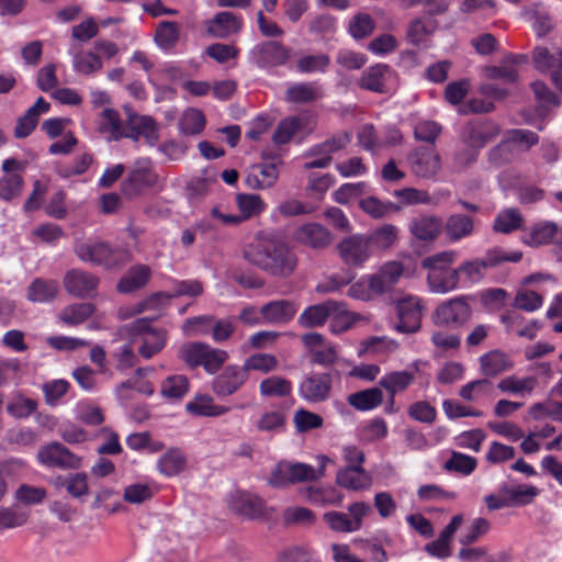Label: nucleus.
I'll return each mask as SVG.
<instances>
[{"instance_id":"21","label":"nucleus","mask_w":562,"mask_h":562,"mask_svg":"<svg viewBox=\"0 0 562 562\" xmlns=\"http://www.w3.org/2000/svg\"><path fill=\"white\" fill-rule=\"evenodd\" d=\"M206 32L215 38H227L238 33L243 27V20L239 15L222 11L205 22Z\"/></svg>"},{"instance_id":"59","label":"nucleus","mask_w":562,"mask_h":562,"mask_svg":"<svg viewBox=\"0 0 562 562\" xmlns=\"http://www.w3.org/2000/svg\"><path fill=\"white\" fill-rule=\"evenodd\" d=\"M522 217L517 209H507L497 214L493 228L497 233L509 234L520 227Z\"/></svg>"},{"instance_id":"54","label":"nucleus","mask_w":562,"mask_h":562,"mask_svg":"<svg viewBox=\"0 0 562 562\" xmlns=\"http://www.w3.org/2000/svg\"><path fill=\"white\" fill-rule=\"evenodd\" d=\"M189 391V380L187 376L177 374L170 375L161 383L160 393L169 401L182 398Z\"/></svg>"},{"instance_id":"35","label":"nucleus","mask_w":562,"mask_h":562,"mask_svg":"<svg viewBox=\"0 0 562 562\" xmlns=\"http://www.w3.org/2000/svg\"><path fill=\"white\" fill-rule=\"evenodd\" d=\"M333 300L325 301L306 307L297 318V324L303 328L323 326L330 316Z\"/></svg>"},{"instance_id":"43","label":"nucleus","mask_w":562,"mask_h":562,"mask_svg":"<svg viewBox=\"0 0 562 562\" xmlns=\"http://www.w3.org/2000/svg\"><path fill=\"white\" fill-rule=\"evenodd\" d=\"M366 235L372 250H387L397 240L398 228L393 224H383Z\"/></svg>"},{"instance_id":"4","label":"nucleus","mask_w":562,"mask_h":562,"mask_svg":"<svg viewBox=\"0 0 562 562\" xmlns=\"http://www.w3.org/2000/svg\"><path fill=\"white\" fill-rule=\"evenodd\" d=\"M289 58L290 49L277 41L258 43L247 53L248 63L263 70L283 66Z\"/></svg>"},{"instance_id":"9","label":"nucleus","mask_w":562,"mask_h":562,"mask_svg":"<svg viewBox=\"0 0 562 562\" xmlns=\"http://www.w3.org/2000/svg\"><path fill=\"white\" fill-rule=\"evenodd\" d=\"M131 330L133 334L144 335L138 352L145 359H150L166 346L167 331L162 328H154L148 318L136 319L132 324Z\"/></svg>"},{"instance_id":"61","label":"nucleus","mask_w":562,"mask_h":562,"mask_svg":"<svg viewBox=\"0 0 562 562\" xmlns=\"http://www.w3.org/2000/svg\"><path fill=\"white\" fill-rule=\"evenodd\" d=\"M241 367L245 369L246 374L249 371L269 373L278 368V359L270 353H255L248 357Z\"/></svg>"},{"instance_id":"13","label":"nucleus","mask_w":562,"mask_h":562,"mask_svg":"<svg viewBox=\"0 0 562 562\" xmlns=\"http://www.w3.org/2000/svg\"><path fill=\"white\" fill-rule=\"evenodd\" d=\"M331 386L330 373H312L303 378L297 392L308 403H322L329 398Z\"/></svg>"},{"instance_id":"49","label":"nucleus","mask_w":562,"mask_h":562,"mask_svg":"<svg viewBox=\"0 0 562 562\" xmlns=\"http://www.w3.org/2000/svg\"><path fill=\"white\" fill-rule=\"evenodd\" d=\"M57 292V281L35 279L29 286L27 299L32 302L45 303L55 299Z\"/></svg>"},{"instance_id":"19","label":"nucleus","mask_w":562,"mask_h":562,"mask_svg":"<svg viewBox=\"0 0 562 562\" xmlns=\"http://www.w3.org/2000/svg\"><path fill=\"white\" fill-rule=\"evenodd\" d=\"M499 133V126L492 121L471 122L465 125L462 138L467 146L480 150Z\"/></svg>"},{"instance_id":"18","label":"nucleus","mask_w":562,"mask_h":562,"mask_svg":"<svg viewBox=\"0 0 562 562\" xmlns=\"http://www.w3.org/2000/svg\"><path fill=\"white\" fill-rule=\"evenodd\" d=\"M99 278L92 272L71 269L64 278L66 291L77 297L91 296L98 289Z\"/></svg>"},{"instance_id":"30","label":"nucleus","mask_w":562,"mask_h":562,"mask_svg":"<svg viewBox=\"0 0 562 562\" xmlns=\"http://www.w3.org/2000/svg\"><path fill=\"white\" fill-rule=\"evenodd\" d=\"M427 283L430 292L445 294L458 289L461 278L458 268H449L439 272H428Z\"/></svg>"},{"instance_id":"57","label":"nucleus","mask_w":562,"mask_h":562,"mask_svg":"<svg viewBox=\"0 0 562 562\" xmlns=\"http://www.w3.org/2000/svg\"><path fill=\"white\" fill-rule=\"evenodd\" d=\"M518 154L516 145L505 135L504 139L488 153V161L494 167H501L513 161Z\"/></svg>"},{"instance_id":"20","label":"nucleus","mask_w":562,"mask_h":562,"mask_svg":"<svg viewBox=\"0 0 562 562\" xmlns=\"http://www.w3.org/2000/svg\"><path fill=\"white\" fill-rule=\"evenodd\" d=\"M393 78L394 72L390 66L385 64H375L362 72L359 86L368 91L385 93L387 92Z\"/></svg>"},{"instance_id":"5","label":"nucleus","mask_w":562,"mask_h":562,"mask_svg":"<svg viewBox=\"0 0 562 562\" xmlns=\"http://www.w3.org/2000/svg\"><path fill=\"white\" fill-rule=\"evenodd\" d=\"M159 183V176L156 173L149 158H138L130 168L127 178L122 183L123 193L133 198L147 188Z\"/></svg>"},{"instance_id":"39","label":"nucleus","mask_w":562,"mask_h":562,"mask_svg":"<svg viewBox=\"0 0 562 562\" xmlns=\"http://www.w3.org/2000/svg\"><path fill=\"white\" fill-rule=\"evenodd\" d=\"M150 279V269L147 266H135L128 269L119 281L116 288L121 293H132L145 286Z\"/></svg>"},{"instance_id":"25","label":"nucleus","mask_w":562,"mask_h":562,"mask_svg":"<svg viewBox=\"0 0 562 562\" xmlns=\"http://www.w3.org/2000/svg\"><path fill=\"white\" fill-rule=\"evenodd\" d=\"M442 231V221L436 215H420L409 223L411 234L422 241L435 240Z\"/></svg>"},{"instance_id":"12","label":"nucleus","mask_w":562,"mask_h":562,"mask_svg":"<svg viewBox=\"0 0 562 562\" xmlns=\"http://www.w3.org/2000/svg\"><path fill=\"white\" fill-rule=\"evenodd\" d=\"M281 162L280 157H273L271 161L252 165L245 177V184L252 190L272 188L279 179V166Z\"/></svg>"},{"instance_id":"17","label":"nucleus","mask_w":562,"mask_h":562,"mask_svg":"<svg viewBox=\"0 0 562 562\" xmlns=\"http://www.w3.org/2000/svg\"><path fill=\"white\" fill-rule=\"evenodd\" d=\"M125 137L134 142L144 138L149 146H155L159 139L158 125L151 116L130 114Z\"/></svg>"},{"instance_id":"26","label":"nucleus","mask_w":562,"mask_h":562,"mask_svg":"<svg viewBox=\"0 0 562 562\" xmlns=\"http://www.w3.org/2000/svg\"><path fill=\"white\" fill-rule=\"evenodd\" d=\"M442 231L449 241L458 243L473 235L474 221L464 214H451L446 223H442Z\"/></svg>"},{"instance_id":"41","label":"nucleus","mask_w":562,"mask_h":562,"mask_svg":"<svg viewBox=\"0 0 562 562\" xmlns=\"http://www.w3.org/2000/svg\"><path fill=\"white\" fill-rule=\"evenodd\" d=\"M415 380V374L407 370L385 373L379 380V386L384 389L387 395H396L404 392Z\"/></svg>"},{"instance_id":"24","label":"nucleus","mask_w":562,"mask_h":562,"mask_svg":"<svg viewBox=\"0 0 562 562\" xmlns=\"http://www.w3.org/2000/svg\"><path fill=\"white\" fill-rule=\"evenodd\" d=\"M229 508L237 515L255 519L263 514V501L244 492H238L231 496Z\"/></svg>"},{"instance_id":"53","label":"nucleus","mask_w":562,"mask_h":562,"mask_svg":"<svg viewBox=\"0 0 562 562\" xmlns=\"http://www.w3.org/2000/svg\"><path fill=\"white\" fill-rule=\"evenodd\" d=\"M537 384L538 380L535 376H507L498 382L497 387L505 393L524 395L531 393Z\"/></svg>"},{"instance_id":"33","label":"nucleus","mask_w":562,"mask_h":562,"mask_svg":"<svg viewBox=\"0 0 562 562\" xmlns=\"http://www.w3.org/2000/svg\"><path fill=\"white\" fill-rule=\"evenodd\" d=\"M186 409L194 416L217 417L229 412L231 407L216 405L213 397L207 394H196L186 404Z\"/></svg>"},{"instance_id":"38","label":"nucleus","mask_w":562,"mask_h":562,"mask_svg":"<svg viewBox=\"0 0 562 562\" xmlns=\"http://www.w3.org/2000/svg\"><path fill=\"white\" fill-rule=\"evenodd\" d=\"M359 319V315L350 312L346 303L334 301L330 308V330L335 334L344 333Z\"/></svg>"},{"instance_id":"2","label":"nucleus","mask_w":562,"mask_h":562,"mask_svg":"<svg viewBox=\"0 0 562 562\" xmlns=\"http://www.w3.org/2000/svg\"><path fill=\"white\" fill-rule=\"evenodd\" d=\"M75 254L83 261L105 269H112L130 261V252L123 248H113L109 243L98 239L79 240Z\"/></svg>"},{"instance_id":"15","label":"nucleus","mask_w":562,"mask_h":562,"mask_svg":"<svg viewBox=\"0 0 562 562\" xmlns=\"http://www.w3.org/2000/svg\"><path fill=\"white\" fill-rule=\"evenodd\" d=\"M405 266L397 260L384 262L375 273L371 276V288L375 294L382 295L390 292L404 277Z\"/></svg>"},{"instance_id":"42","label":"nucleus","mask_w":562,"mask_h":562,"mask_svg":"<svg viewBox=\"0 0 562 562\" xmlns=\"http://www.w3.org/2000/svg\"><path fill=\"white\" fill-rule=\"evenodd\" d=\"M481 371L485 376H496L510 369L513 362L499 350L486 352L480 357Z\"/></svg>"},{"instance_id":"34","label":"nucleus","mask_w":562,"mask_h":562,"mask_svg":"<svg viewBox=\"0 0 562 562\" xmlns=\"http://www.w3.org/2000/svg\"><path fill=\"white\" fill-rule=\"evenodd\" d=\"M318 469H315L306 463L289 462V474L291 475V484L316 481L319 477L324 476L325 467L329 459L325 456H321L318 458Z\"/></svg>"},{"instance_id":"48","label":"nucleus","mask_w":562,"mask_h":562,"mask_svg":"<svg viewBox=\"0 0 562 562\" xmlns=\"http://www.w3.org/2000/svg\"><path fill=\"white\" fill-rule=\"evenodd\" d=\"M74 70L83 76H91L103 68L101 57L91 50H81L72 55Z\"/></svg>"},{"instance_id":"46","label":"nucleus","mask_w":562,"mask_h":562,"mask_svg":"<svg viewBox=\"0 0 562 562\" xmlns=\"http://www.w3.org/2000/svg\"><path fill=\"white\" fill-rule=\"evenodd\" d=\"M180 38V25L177 22L161 21L157 24L154 41L162 50L172 49Z\"/></svg>"},{"instance_id":"27","label":"nucleus","mask_w":562,"mask_h":562,"mask_svg":"<svg viewBox=\"0 0 562 562\" xmlns=\"http://www.w3.org/2000/svg\"><path fill=\"white\" fill-rule=\"evenodd\" d=\"M171 299V294L166 292H156L134 305L120 308L119 315L121 318H128L146 311L160 313L169 304Z\"/></svg>"},{"instance_id":"62","label":"nucleus","mask_w":562,"mask_h":562,"mask_svg":"<svg viewBox=\"0 0 562 562\" xmlns=\"http://www.w3.org/2000/svg\"><path fill=\"white\" fill-rule=\"evenodd\" d=\"M330 65L326 54L305 55L296 61V70L301 74L325 72Z\"/></svg>"},{"instance_id":"29","label":"nucleus","mask_w":562,"mask_h":562,"mask_svg":"<svg viewBox=\"0 0 562 562\" xmlns=\"http://www.w3.org/2000/svg\"><path fill=\"white\" fill-rule=\"evenodd\" d=\"M532 61L535 68L540 72L562 69V49L538 45L533 48Z\"/></svg>"},{"instance_id":"51","label":"nucleus","mask_w":562,"mask_h":562,"mask_svg":"<svg viewBox=\"0 0 562 562\" xmlns=\"http://www.w3.org/2000/svg\"><path fill=\"white\" fill-rule=\"evenodd\" d=\"M259 391L266 397H284L292 393V383L282 376L272 375L259 384Z\"/></svg>"},{"instance_id":"40","label":"nucleus","mask_w":562,"mask_h":562,"mask_svg":"<svg viewBox=\"0 0 562 562\" xmlns=\"http://www.w3.org/2000/svg\"><path fill=\"white\" fill-rule=\"evenodd\" d=\"M350 136L347 133L335 135L330 138H327L326 140L313 145L310 147L304 156L305 157H314V156H323V158H328L330 161L333 160L331 156L346 148L347 145L350 143Z\"/></svg>"},{"instance_id":"10","label":"nucleus","mask_w":562,"mask_h":562,"mask_svg":"<svg viewBox=\"0 0 562 562\" xmlns=\"http://www.w3.org/2000/svg\"><path fill=\"white\" fill-rule=\"evenodd\" d=\"M407 159L412 172L422 179H434L441 170V158L434 147H417Z\"/></svg>"},{"instance_id":"3","label":"nucleus","mask_w":562,"mask_h":562,"mask_svg":"<svg viewBox=\"0 0 562 562\" xmlns=\"http://www.w3.org/2000/svg\"><path fill=\"white\" fill-rule=\"evenodd\" d=\"M178 357L190 368L203 367L205 372L214 374L228 359V353L204 342L191 341L180 346Z\"/></svg>"},{"instance_id":"47","label":"nucleus","mask_w":562,"mask_h":562,"mask_svg":"<svg viewBox=\"0 0 562 562\" xmlns=\"http://www.w3.org/2000/svg\"><path fill=\"white\" fill-rule=\"evenodd\" d=\"M493 383L488 379L471 381L459 390V396L468 402H480L493 396Z\"/></svg>"},{"instance_id":"6","label":"nucleus","mask_w":562,"mask_h":562,"mask_svg":"<svg viewBox=\"0 0 562 562\" xmlns=\"http://www.w3.org/2000/svg\"><path fill=\"white\" fill-rule=\"evenodd\" d=\"M397 323L394 329L401 334H415L420 329L424 305L420 297L405 295L395 303Z\"/></svg>"},{"instance_id":"8","label":"nucleus","mask_w":562,"mask_h":562,"mask_svg":"<svg viewBox=\"0 0 562 562\" xmlns=\"http://www.w3.org/2000/svg\"><path fill=\"white\" fill-rule=\"evenodd\" d=\"M341 261L350 268H361L372 257L366 234H352L342 238L336 246Z\"/></svg>"},{"instance_id":"63","label":"nucleus","mask_w":562,"mask_h":562,"mask_svg":"<svg viewBox=\"0 0 562 562\" xmlns=\"http://www.w3.org/2000/svg\"><path fill=\"white\" fill-rule=\"evenodd\" d=\"M24 179L21 175H5L0 178V199L10 202L22 194Z\"/></svg>"},{"instance_id":"56","label":"nucleus","mask_w":562,"mask_h":562,"mask_svg":"<svg viewBox=\"0 0 562 562\" xmlns=\"http://www.w3.org/2000/svg\"><path fill=\"white\" fill-rule=\"evenodd\" d=\"M94 312L91 303H76L66 306L59 314V319L67 325H79L88 319Z\"/></svg>"},{"instance_id":"23","label":"nucleus","mask_w":562,"mask_h":562,"mask_svg":"<svg viewBox=\"0 0 562 562\" xmlns=\"http://www.w3.org/2000/svg\"><path fill=\"white\" fill-rule=\"evenodd\" d=\"M299 306L290 300H274L262 305L263 321L268 324H288Z\"/></svg>"},{"instance_id":"1","label":"nucleus","mask_w":562,"mask_h":562,"mask_svg":"<svg viewBox=\"0 0 562 562\" xmlns=\"http://www.w3.org/2000/svg\"><path fill=\"white\" fill-rule=\"evenodd\" d=\"M243 258L269 277L284 280L294 274L299 257L288 243L258 233L243 247Z\"/></svg>"},{"instance_id":"45","label":"nucleus","mask_w":562,"mask_h":562,"mask_svg":"<svg viewBox=\"0 0 562 562\" xmlns=\"http://www.w3.org/2000/svg\"><path fill=\"white\" fill-rule=\"evenodd\" d=\"M382 402L383 392L381 387H370L348 396V403L361 412L372 411L380 406Z\"/></svg>"},{"instance_id":"31","label":"nucleus","mask_w":562,"mask_h":562,"mask_svg":"<svg viewBox=\"0 0 562 562\" xmlns=\"http://www.w3.org/2000/svg\"><path fill=\"white\" fill-rule=\"evenodd\" d=\"M391 537L386 531H379L371 538H356L353 543L361 550L368 551L374 562H386L389 555L383 546H390Z\"/></svg>"},{"instance_id":"60","label":"nucleus","mask_w":562,"mask_h":562,"mask_svg":"<svg viewBox=\"0 0 562 562\" xmlns=\"http://www.w3.org/2000/svg\"><path fill=\"white\" fill-rule=\"evenodd\" d=\"M27 519V513L18 506H0V531L21 527Z\"/></svg>"},{"instance_id":"37","label":"nucleus","mask_w":562,"mask_h":562,"mask_svg":"<svg viewBox=\"0 0 562 562\" xmlns=\"http://www.w3.org/2000/svg\"><path fill=\"white\" fill-rule=\"evenodd\" d=\"M187 465V458L179 448L168 449L158 460L157 470L166 477L181 473Z\"/></svg>"},{"instance_id":"28","label":"nucleus","mask_w":562,"mask_h":562,"mask_svg":"<svg viewBox=\"0 0 562 562\" xmlns=\"http://www.w3.org/2000/svg\"><path fill=\"white\" fill-rule=\"evenodd\" d=\"M322 97L321 87L316 82L290 83L285 90L284 100L288 103H312Z\"/></svg>"},{"instance_id":"50","label":"nucleus","mask_w":562,"mask_h":562,"mask_svg":"<svg viewBox=\"0 0 562 562\" xmlns=\"http://www.w3.org/2000/svg\"><path fill=\"white\" fill-rule=\"evenodd\" d=\"M236 204L240 212L241 222L262 213L267 204L262 198L255 193H239L236 195Z\"/></svg>"},{"instance_id":"52","label":"nucleus","mask_w":562,"mask_h":562,"mask_svg":"<svg viewBox=\"0 0 562 562\" xmlns=\"http://www.w3.org/2000/svg\"><path fill=\"white\" fill-rule=\"evenodd\" d=\"M560 233H562V228H559L555 223L541 222L531 229L529 245L537 247L550 243L554 244V239L560 237Z\"/></svg>"},{"instance_id":"16","label":"nucleus","mask_w":562,"mask_h":562,"mask_svg":"<svg viewBox=\"0 0 562 562\" xmlns=\"http://www.w3.org/2000/svg\"><path fill=\"white\" fill-rule=\"evenodd\" d=\"M248 380L245 369L237 364L227 366L212 381V391L217 396H231L236 393Z\"/></svg>"},{"instance_id":"44","label":"nucleus","mask_w":562,"mask_h":562,"mask_svg":"<svg viewBox=\"0 0 562 562\" xmlns=\"http://www.w3.org/2000/svg\"><path fill=\"white\" fill-rule=\"evenodd\" d=\"M99 131L110 140H117L125 137L126 124H123L117 111L105 109L99 122Z\"/></svg>"},{"instance_id":"64","label":"nucleus","mask_w":562,"mask_h":562,"mask_svg":"<svg viewBox=\"0 0 562 562\" xmlns=\"http://www.w3.org/2000/svg\"><path fill=\"white\" fill-rule=\"evenodd\" d=\"M458 252L456 250H445L423 259L422 267L428 272H439L449 269L457 260Z\"/></svg>"},{"instance_id":"14","label":"nucleus","mask_w":562,"mask_h":562,"mask_svg":"<svg viewBox=\"0 0 562 562\" xmlns=\"http://www.w3.org/2000/svg\"><path fill=\"white\" fill-rule=\"evenodd\" d=\"M436 324L460 327L471 317V307L462 299L456 297L440 304L434 314Z\"/></svg>"},{"instance_id":"32","label":"nucleus","mask_w":562,"mask_h":562,"mask_svg":"<svg viewBox=\"0 0 562 562\" xmlns=\"http://www.w3.org/2000/svg\"><path fill=\"white\" fill-rule=\"evenodd\" d=\"M522 258V252L518 250L507 251L502 247H493L485 251L483 257L474 258L480 265L482 271L486 272L495 269L504 262H518Z\"/></svg>"},{"instance_id":"7","label":"nucleus","mask_w":562,"mask_h":562,"mask_svg":"<svg viewBox=\"0 0 562 562\" xmlns=\"http://www.w3.org/2000/svg\"><path fill=\"white\" fill-rule=\"evenodd\" d=\"M371 512L369 504L356 502L348 506V513L328 512L324 515L325 522L337 532H355L361 529L363 518Z\"/></svg>"},{"instance_id":"55","label":"nucleus","mask_w":562,"mask_h":562,"mask_svg":"<svg viewBox=\"0 0 562 562\" xmlns=\"http://www.w3.org/2000/svg\"><path fill=\"white\" fill-rule=\"evenodd\" d=\"M502 494L507 497L510 505H528L539 494V488L531 485L504 486Z\"/></svg>"},{"instance_id":"58","label":"nucleus","mask_w":562,"mask_h":562,"mask_svg":"<svg viewBox=\"0 0 562 562\" xmlns=\"http://www.w3.org/2000/svg\"><path fill=\"white\" fill-rule=\"evenodd\" d=\"M205 126V117L202 111L198 109H188L183 112L179 127L182 134L196 135L200 134Z\"/></svg>"},{"instance_id":"11","label":"nucleus","mask_w":562,"mask_h":562,"mask_svg":"<svg viewBox=\"0 0 562 562\" xmlns=\"http://www.w3.org/2000/svg\"><path fill=\"white\" fill-rule=\"evenodd\" d=\"M37 460L47 468L78 469L81 458L72 453L60 442H50L43 446L37 452Z\"/></svg>"},{"instance_id":"36","label":"nucleus","mask_w":562,"mask_h":562,"mask_svg":"<svg viewBox=\"0 0 562 562\" xmlns=\"http://www.w3.org/2000/svg\"><path fill=\"white\" fill-rule=\"evenodd\" d=\"M337 483L348 490H364L370 485V476L363 467H345L337 472Z\"/></svg>"},{"instance_id":"22","label":"nucleus","mask_w":562,"mask_h":562,"mask_svg":"<svg viewBox=\"0 0 562 562\" xmlns=\"http://www.w3.org/2000/svg\"><path fill=\"white\" fill-rule=\"evenodd\" d=\"M294 238L297 243L314 249L327 247L333 239L330 232L318 223H307L300 226L294 233Z\"/></svg>"}]
</instances>
